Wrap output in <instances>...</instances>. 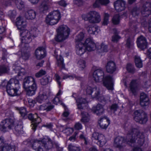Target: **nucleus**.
<instances>
[{
  "label": "nucleus",
  "mask_w": 151,
  "mask_h": 151,
  "mask_svg": "<svg viewBox=\"0 0 151 151\" xmlns=\"http://www.w3.org/2000/svg\"><path fill=\"white\" fill-rule=\"evenodd\" d=\"M6 88L7 92L10 96H17L21 93L18 87H12L11 85L7 84Z\"/></svg>",
  "instance_id": "2eb2a0df"
},
{
  "label": "nucleus",
  "mask_w": 151,
  "mask_h": 151,
  "mask_svg": "<svg viewBox=\"0 0 151 151\" xmlns=\"http://www.w3.org/2000/svg\"><path fill=\"white\" fill-rule=\"evenodd\" d=\"M76 53L81 55L85 53L86 50L88 51L93 50L95 49L96 46L92 39L87 38L84 43L80 42L76 44Z\"/></svg>",
  "instance_id": "20e7f679"
},
{
  "label": "nucleus",
  "mask_w": 151,
  "mask_h": 151,
  "mask_svg": "<svg viewBox=\"0 0 151 151\" xmlns=\"http://www.w3.org/2000/svg\"><path fill=\"white\" fill-rule=\"evenodd\" d=\"M119 14L115 15L112 19L113 23L114 24H118L119 22Z\"/></svg>",
  "instance_id": "a18cd8bd"
},
{
  "label": "nucleus",
  "mask_w": 151,
  "mask_h": 151,
  "mask_svg": "<svg viewBox=\"0 0 151 151\" xmlns=\"http://www.w3.org/2000/svg\"><path fill=\"white\" fill-rule=\"evenodd\" d=\"M104 17V18L103 24L105 25H107L109 23V15L108 14L105 13Z\"/></svg>",
  "instance_id": "de8ad7c7"
},
{
  "label": "nucleus",
  "mask_w": 151,
  "mask_h": 151,
  "mask_svg": "<svg viewBox=\"0 0 151 151\" xmlns=\"http://www.w3.org/2000/svg\"><path fill=\"white\" fill-rule=\"evenodd\" d=\"M92 111L97 115H101L104 112V106L101 104H98L93 106L92 109Z\"/></svg>",
  "instance_id": "b1692460"
},
{
  "label": "nucleus",
  "mask_w": 151,
  "mask_h": 151,
  "mask_svg": "<svg viewBox=\"0 0 151 151\" xmlns=\"http://www.w3.org/2000/svg\"><path fill=\"white\" fill-rule=\"evenodd\" d=\"M141 14L144 17H147L151 14V3L147 2L142 8Z\"/></svg>",
  "instance_id": "dca6fc26"
},
{
  "label": "nucleus",
  "mask_w": 151,
  "mask_h": 151,
  "mask_svg": "<svg viewBox=\"0 0 151 151\" xmlns=\"http://www.w3.org/2000/svg\"><path fill=\"white\" fill-rule=\"evenodd\" d=\"M46 73V71L43 70H41L35 74V76L37 78H39L45 75Z\"/></svg>",
  "instance_id": "8fccbe9b"
},
{
  "label": "nucleus",
  "mask_w": 151,
  "mask_h": 151,
  "mask_svg": "<svg viewBox=\"0 0 151 151\" xmlns=\"http://www.w3.org/2000/svg\"><path fill=\"white\" fill-rule=\"evenodd\" d=\"M22 58L25 60H27L29 57V55L27 53H23L22 54Z\"/></svg>",
  "instance_id": "0e129e2a"
},
{
  "label": "nucleus",
  "mask_w": 151,
  "mask_h": 151,
  "mask_svg": "<svg viewBox=\"0 0 151 151\" xmlns=\"http://www.w3.org/2000/svg\"><path fill=\"white\" fill-rule=\"evenodd\" d=\"M134 60L136 66L137 68L142 67L143 66L142 62L139 56L136 55L134 58Z\"/></svg>",
  "instance_id": "c9c22d12"
},
{
  "label": "nucleus",
  "mask_w": 151,
  "mask_h": 151,
  "mask_svg": "<svg viewBox=\"0 0 151 151\" xmlns=\"http://www.w3.org/2000/svg\"><path fill=\"white\" fill-rule=\"evenodd\" d=\"M134 120L140 123H145L148 120L147 114L142 110L135 111L134 112Z\"/></svg>",
  "instance_id": "9d476101"
},
{
  "label": "nucleus",
  "mask_w": 151,
  "mask_h": 151,
  "mask_svg": "<svg viewBox=\"0 0 151 151\" xmlns=\"http://www.w3.org/2000/svg\"><path fill=\"white\" fill-rule=\"evenodd\" d=\"M58 65L62 68H64L65 65L63 63V58L60 56L59 58H57Z\"/></svg>",
  "instance_id": "58836bf2"
},
{
  "label": "nucleus",
  "mask_w": 151,
  "mask_h": 151,
  "mask_svg": "<svg viewBox=\"0 0 151 151\" xmlns=\"http://www.w3.org/2000/svg\"><path fill=\"white\" fill-rule=\"evenodd\" d=\"M92 139L93 141H98V144L100 146H102L105 145L107 142L104 135L96 132L93 133Z\"/></svg>",
  "instance_id": "ddd939ff"
},
{
  "label": "nucleus",
  "mask_w": 151,
  "mask_h": 151,
  "mask_svg": "<svg viewBox=\"0 0 151 151\" xmlns=\"http://www.w3.org/2000/svg\"><path fill=\"white\" fill-rule=\"evenodd\" d=\"M16 149V147L15 146H11L5 142L0 150V151H15Z\"/></svg>",
  "instance_id": "c756f323"
},
{
  "label": "nucleus",
  "mask_w": 151,
  "mask_h": 151,
  "mask_svg": "<svg viewBox=\"0 0 151 151\" xmlns=\"http://www.w3.org/2000/svg\"><path fill=\"white\" fill-rule=\"evenodd\" d=\"M61 18L60 14L58 10L50 12L46 18L47 24L52 25L57 24Z\"/></svg>",
  "instance_id": "0eeeda50"
},
{
  "label": "nucleus",
  "mask_w": 151,
  "mask_h": 151,
  "mask_svg": "<svg viewBox=\"0 0 151 151\" xmlns=\"http://www.w3.org/2000/svg\"><path fill=\"white\" fill-rule=\"evenodd\" d=\"M57 35L55 37V40L62 42L67 39L70 33V29L66 25H61L57 29Z\"/></svg>",
  "instance_id": "423d86ee"
},
{
  "label": "nucleus",
  "mask_w": 151,
  "mask_h": 151,
  "mask_svg": "<svg viewBox=\"0 0 151 151\" xmlns=\"http://www.w3.org/2000/svg\"><path fill=\"white\" fill-rule=\"evenodd\" d=\"M8 15L10 18H14L16 15V11L15 10L9 11L8 12Z\"/></svg>",
  "instance_id": "5fc2aeb1"
},
{
  "label": "nucleus",
  "mask_w": 151,
  "mask_h": 151,
  "mask_svg": "<svg viewBox=\"0 0 151 151\" xmlns=\"http://www.w3.org/2000/svg\"><path fill=\"white\" fill-rule=\"evenodd\" d=\"M79 138L81 139H83L84 141V143L85 144L87 145L88 143V139L83 134L80 135Z\"/></svg>",
  "instance_id": "052dcab7"
},
{
  "label": "nucleus",
  "mask_w": 151,
  "mask_h": 151,
  "mask_svg": "<svg viewBox=\"0 0 151 151\" xmlns=\"http://www.w3.org/2000/svg\"><path fill=\"white\" fill-rule=\"evenodd\" d=\"M82 127V124L79 122L76 123L74 126V128L76 130H79L81 129Z\"/></svg>",
  "instance_id": "6e6d98bb"
},
{
  "label": "nucleus",
  "mask_w": 151,
  "mask_h": 151,
  "mask_svg": "<svg viewBox=\"0 0 151 151\" xmlns=\"http://www.w3.org/2000/svg\"><path fill=\"white\" fill-rule=\"evenodd\" d=\"M84 37V34L83 32H80L76 37L75 40L77 42L76 44H78L80 42H82V41Z\"/></svg>",
  "instance_id": "e433bc0d"
},
{
  "label": "nucleus",
  "mask_w": 151,
  "mask_h": 151,
  "mask_svg": "<svg viewBox=\"0 0 151 151\" xmlns=\"http://www.w3.org/2000/svg\"><path fill=\"white\" fill-rule=\"evenodd\" d=\"M78 66L81 70H83L86 67V63L85 61L82 60H80L78 63Z\"/></svg>",
  "instance_id": "a19ab883"
},
{
  "label": "nucleus",
  "mask_w": 151,
  "mask_h": 151,
  "mask_svg": "<svg viewBox=\"0 0 151 151\" xmlns=\"http://www.w3.org/2000/svg\"><path fill=\"white\" fill-rule=\"evenodd\" d=\"M49 95V92L46 91L44 90L41 91L39 95L36 98V100L40 103L46 100Z\"/></svg>",
  "instance_id": "5701e85b"
},
{
  "label": "nucleus",
  "mask_w": 151,
  "mask_h": 151,
  "mask_svg": "<svg viewBox=\"0 0 151 151\" xmlns=\"http://www.w3.org/2000/svg\"><path fill=\"white\" fill-rule=\"evenodd\" d=\"M125 2L123 0H117L114 3L115 9L118 12L124 10L125 8Z\"/></svg>",
  "instance_id": "aec40b11"
},
{
  "label": "nucleus",
  "mask_w": 151,
  "mask_h": 151,
  "mask_svg": "<svg viewBox=\"0 0 151 151\" xmlns=\"http://www.w3.org/2000/svg\"><path fill=\"white\" fill-rule=\"evenodd\" d=\"M130 91L134 95H136L139 90L138 85L135 80H132L131 82L129 85Z\"/></svg>",
  "instance_id": "cd10ccee"
},
{
  "label": "nucleus",
  "mask_w": 151,
  "mask_h": 151,
  "mask_svg": "<svg viewBox=\"0 0 151 151\" xmlns=\"http://www.w3.org/2000/svg\"><path fill=\"white\" fill-rule=\"evenodd\" d=\"M15 4L17 8L19 9H21L24 7L23 2L21 0H16L15 1Z\"/></svg>",
  "instance_id": "79ce46f5"
},
{
  "label": "nucleus",
  "mask_w": 151,
  "mask_h": 151,
  "mask_svg": "<svg viewBox=\"0 0 151 151\" xmlns=\"http://www.w3.org/2000/svg\"><path fill=\"white\" fill-rule=\"evenodd\" d=\"M38 32V30L37 29L36 27L35 26H32L31 28V31L30 32L31 33H32H32L34 34L33 35L34 36V35H36V34H37V33Z\"/></svg>",
  "instance_id": "13d9d810"
},
{
  "label": "nucleus",
  "mask_w": 151,
  "mask_h": 151,
  "mask_svg": "<svg viewBox=\"0 0 151 151\" xmlns=\"http://www.w3.org/2000/svg\"><path fill=\"white\" fill-rule=\"evenodd\" d=\"M100 5L101 4L100 1H99V0H96L93 4V6L94 8H98L100 6Z\"/></svg>",
  "instance_id": "774afa93"
},
{
  "label": "nucleus",
  "mask_w": 151,
  "mask_h": 151,
  "mask_svg": "<svg viewBox=\"0 0 151 151\" xmlns=\"http://www.w3.org/2000/svg\"><path fill=\"white\" fill-rule=\"evenodd\" d=\"M69 111H68V110L65 109V111L63 113L62 115L63 118L64 117H67L69 115ZM63 119H65L63 118Z\"/></svg>",
  "instance_id": "338daca9"
},
{
  "label": "nucleus",
  "mask_w": 151,
  "mask_h": 151,
  "mask_svg": "<svg viewBox=\"0 0 151 151\" xmlns=\"http://www.w3.org/2000/svg\"><path fill=\"white\" fill-rule=\"evenodd\" d=\"M18 122L16 121L14 122V129L16 134H20L22 131L23 127L22 124V122H19L18 124Z\"/></svg>",
  "instance_id": "7c9ffc66"
},
{
  "label": "nucleus",
  "mask_w": 151,
  "mask_h": 151,
  "mask_svg": "<svg viewBox=\"0 0 151 151\" xmlns=\"http://www.w3.org/2000/svg\"><path fill=\"white\" fill-rule=\"evenodd\" d=\"M139 12V10L137 9L136 7L133 8L131 11V13L134 17L138 15Z\"/></svg>",
  "instance_id": "603ef678"
},
{
  "label": "nucleus",
  "mask_w": 151,
  "mask_h": 151,
  "mask_svg": "<svg viewBox=\"0 0 151 151\" xmlns=\"http://www.w3.org/2000/svg\"><path fill=\"white\" fill-rule=\"evenodd\" d=\"M82 17L85 20H88L92 23H99L101 21V16L99 13L94 11H90L86 15H83Z\"/></svg>",
  "instance_id": "6e6552de"
},
{
  "label": "nucleus",
  "mask_w": 151,
  "mask_h": 151,
  "mask_svg": "<svg viewBox=\"0 0 151 151\" xmlns=\"http://www.w3.org/2000/svg\"><path fill=\"white\" fill-rule=\"evenodd\" d=\"M110 99L109 97L108 96H100L98 99L100 101H106L109 100Z\"/></svg>",
  "instance_id": "bf43d9fd"
},
{
  "label": "nucleus",
  "mask_w": 151,
  "mask_h": 151,
  "mask_svg": "<svg viewBox=\"0 0 151 151\" xmlns=\"http://www.w3.org/2000/svg\"><path fill=\"white\" fill-rule=\"evenodd\" d=\"M50 77L45 76L41 80V83L43 85H45L47 84L50 81Z\"/></svg>",
  "instance_id": "ea45409f"
},
{
  "label": "nucleus",
  "mask_w": 151,
  "mask_h": 151,
  "mask_svg": "<svg viewBox=\"0 0 151 151\" xmlns=\"http://www.w3.org/2000/svg\"><path fill=\"white\" fill-rule=\"evenodd\" d=\"M106 71L110 73H113L116 70V67L115 63L112 61L108 62L106 66Z\"/></svg>",
  "instance_id": "393cba45"
},
{
  "label": "nucleus",
  "mask_w": 151,
  "mask_h": 151,
  "mask_svg": "<svg viewBox=\"0 0 151 151\" xmlns=\"http://www.w3.org/2000/svg\"><path fill=\"white\" fill-rule=\"evenodd\" d=\"M87 94L91 96L93 98H96L98 99L100 97V91L99 89L96 87H91L88 86L86 89Z\"/></svg>",
  "instance_id": "f8f14e48"
},
{
  "label": "nucleus",
  "mask_w": 151,
  "mask_h": 151,
  "mask_svg": "<svg viewBox=\"0 0 151 151\" xmlns=\"http://www.w3.org/2000/svg\"><path fill=\"white\" fill-rule=\"evenodd\" d=\"M121 37L118 35L115 34L112 37L111 41L114 42H117Z\"/></svg>",
  "instance_id": "864d4df0"
},
{
  "label": "nucleus",
  "mask_w": 151,
  "mask_h": 151,
  "mask_svg": "<svg viewBox=\"0 0 151 151\" xmlns=\"http://www.w3.org/2000/svg\"><path fill=\"white\" fill-rule=\"evenodd\" d=\"M68 148L69 151H80L81 150L79 147L73 146L71 144L69 145Z\"/></svg>",
  "instance_id": "c03bdc74"
},
{
  "label": "nucleus",
  "mask_w": 151,
  "mask_h": 151,
  "mask_svg": "<svg viewBox=\"0 0 151 151\" xmlns=\"http://www.w3.org/2000/svg\"><path fill=\"white\" fill-rule=\"evenodd\" d=\"M13 70L17 74L18 77L22 78L26 73L25 69L21 67L17 62H15L13 65L12 67Z\"/></svg>",
  "instance_id": "4468645a"
},
{
  "label": "nucleus",
  "mask_w": 151,
  "mask_h": 151,
  "mask_svg": "<svg viewBox=\"0 0 151 151\" xmlns=\"http://www.w3.org/2000/svg\"><path fill=\"white\" fill-rule=\"evenodd\" d=\"M127 69L128 72L131 73H134L135 72L133 66L131 64H127Z\"/></svg>",
  "instance_id": "49530a36"
},
{
  "label": "nucleus",
  "mask_w": 151,
  "mask_h": 151,
  "mask_svg": "<svg viewBox=\"0 0 151 151\" xmlns=\"http://www.w3.org/2000/svg\"><path fill=\"white\" fill-rule=\"evenodd\" d=\"M9 70V68L7 66L3 65L0 66V75L2 73H7Z\"/></svg>",
  "instance_id": "37998d69"
},
{
  "label": "nucleus",
  "mask_w": 151,
  "mask_h": 151,
  "mask_svg": "<svg viewBox=\"0 0 151 151\" xmlns=\"http://www.w3.org/2000/svg\"><path fill=\"white\" fill-rule=\"evenodd\" d=\"M63 131V132L66 133L67 135H69L73 132V129L72 128L68 127L65 128Z\"/></svg>",
  "instance_id": "3c124183"
},
{
  "label": "nucleus",
  "mask_w": 151,
  "mask_h": 151,
  "mask_svg": "<svg viewBox=\"0 0 151 151\" xmlns=\"http://www.w3.org/2000/svg\"><path fill=\"white\" fill-rule=\"evenodd\" d=\"M87 30L88 33L90 34H96L98 32V28L96 26H89L87 28Z\"/></svg>",
  "instance_id": "473e14b6"
},
{
  "label": "nucleus",
  "mask_w": 151,
  "mask_h": 151,
  "mask_svg": "<svg viewBox=\"0 0 151 151\" xmlns=\"http://www.w3.org/2000/svg\"><path fill=\"white\" fill-rule=\"evenodd\" d=\"M15 122V120L13 117L3 120L0 125V130L3 132L9 131L12 128Z\"/></svg>",
  "instance_id": "1a4fd4ad"
},
{
  "label": "nucleus",
  "mask_w": 151,
  "mask_h": 151,
  "mask_svg": "<svg viewBox=\"0 0 151 151\" xmlns=\"http://www.w3.org/2000/svg\"><path fill=\"white\" fill-rule=\"evenodd\" d=\"M138 47L141 49L146 48L147 46V42L146 39L142 36L138 38L137 42Z\"/></svg>",
  "instance_id": "412c9836"
},
{
  "label": "nucleus",
  "mask_w": 151,
  "mask_h": 151,
  "mask_svg": "<svg viewBox=\"0 0 151 151\" xmlns=\"http://www.w3.org/2000/svg\"><path fill=\"white\" fill-rule=\"evenodd\" d=\"M82 116L81 121L83 122H87L89 121L90 119L89 115L87 113L82 112L81 113Z\"/></svg>",
  "instance_id": "f704fd0d"
},
{
  "label": "nucleus",
  "mask_w": 151,
  "mask_h": 151,
  "mask_svg": "<svg viewBox=\"0 0 151 151\" xmlns=\"http://www.w3.org/2000/svg\"><path fill=\"white\" fill-rule=\"evenodd\" d=\"M20 35L21 37L22 46H24V44H27L30 42L32 40V37L34 35L32 34L30 31L27 29H24L20 31Z\"/></svg>",
  "instance_id": "9b49d317"
},
{
  "label": "nucleus",
  "mask_w": 151,
  "mask_h": 151,
  "mask_svg": "<svg viewBox=\"0 0 151 151\" xmlns=\"http://www.w3.org/2000/svg\"><path fill=\"white\" fill-rule=\"evenodd\" d=\"M52 0H42L39 9L41 12L47 10L52 4Z\"/></svg>",
  "instance_id": "6ab92c4d"
},
{
  "label": "nucleus",
  "mask_w": 151,
  "mask_h": 151,
  "mask_svg": "<svg viewBox=\"0 0 151 151\" xmlns=\"http://www.w3.org/2000/svg\"><path fill=\"white\" fill-rule=\"evenodd\" d=\"M78 108L81 109H83L84 104L87 103V101L85 99L82 98H79L76 100Z\"/></svg>",
  "instance_id": "2f4dec72"
},
{
  "label": "nucleus",
  "mask_w": 151,
  "mask_h": 151,
  "mask_svg": "<svg viewBox=\"0 0 151 151\" xmlns=\"http://www.w3.org/2000/svg\"><path fill=\"white\" fill-rule=\"evenodd\" d=\"M17 109L23 117H25L27 115V112L25 108L22 107L20 108H17Z\"/></svg>",
  "instance_id": "4c0bfd02"
},
{
  "label": "nucleus",
  "mask_w": 151,
  "mask_h": 151,
  "mask_svg": "<svg viewBox=\"0 0 151 151\" xmlns=\"http://www.w3.org/2000/svg\"><path fill=\"white\" fill-rule=\"evenodd\" d=\"M140 103L141 106L143 107L147 106L149 103V99L148 96L143 93H141Z\"/></svg>",
  "instance_id": "4be33fe9"
},
{
  "label": "nucleus",
  "mask_w": 151,
  "mask_h": 151,
  "mask_svg": "<svg viewBox=\"0 0 151 151\" xmlns=\"http://www.w3.org/2000/svg\"><path fill=\"white\" fill-rule=\"evenodd\" d=\"M100 127L103 129H106L110 124V121L106 117L101 118L98 122Z\"/></svg>",
  "instance_id": "bb28decb"
},
{
  "label": "nucleus",
  "mask_w": 151,
  "mask_h": 151,
  "mask_svg": "<svg viewBox=\"0 0 151 151\" xmlns=\"http://www.w3.org/2000/svg\"><path fill=\"white\" fill-rule=\"evenodd\" d=\"M55 80L58 83L59 86L60 87L61 86V82L60 81V76L57 74H56L55 75Z\"/></svg>",
  "instance_id": "680f3d73"
},
{
  "label": "nucleus",
  "mask_w": 151,
  "mask_h": 151,
  "mask_svg": "<svg viewBox=\"0 0 151 151\" xmlns=\"http://www.w3.org/2000/svg\"><path fill=\"white\" fill-rule=\"evenodd\" d=\"M23 87L27 95L31 96L35 95L37 89V85L35 78L32 76L25 77L24 80Z\"/></svg>",
  "instance_id": "39448f33"
},
{
  "label": "nucleus",
  "mask_w": 151,
  "mask_h": 151,
  "mask_svg": "<svg viewBox=\"0 0 151 151\" xmlns=\"http://www.w3.org/2000/svg\"><path fill=\"white\" fill-rule=\"evenodd\" d=\"M23 143L24 145H30L32 149L36 151H44L50 149L55 144L54 141L48 137H44L42 139H28L24 141Z\"/></svg>",
  "instance_id": "f03ea898"
},
{
  "label": "nucleus",
  "mask_w": 151,
  "mask_h": 151,
  "mask_svg": "<svg viewBox=\"0 0 151 151\" xmlns=\"http://www.w3.org/2000/svg\"><path fill=\"white\" fill-rule=\"evenodd\" d=\"M118 108V106L116 104H112L110 107V109L114 111H116Z\"/></svg>",
  "instance_id": "69168bd1"
},
{
  "label": "nucleus",
  "mask_w": 151,
  "mask_h": 151,
  "mask_svg": "<svg viewBox=\"0 0 151 151\" xmlns=\"http://www.w3.org/2000/svg\"><path fill=\"white\" fill-rule=\"evenodd\" d=\"M53 103L56 105L59 103L60 104H62L61 101L59 98L58 96H56L53 100Z\"/></svg>",
  "instance_id": "4d7b16f0"
},
{
  "label": "nucleus",
  "mask_w": 151,
  "mask_h": 151,
  "mask_svg": "<svg viewBox=\"0 0 151 151\" xmlns=\"http://www.w3.org/2000/svg\"><path fill=\"white\" fill-rule=\"evenodd\" d=\"M104 73L103 71L98 69L95 70L93 74V79L96 82H99L101 81L102 78L103 85L108 90H113L114 89V79L110 76H106L103 77Z\"/></svg>",
  "instance_id": "7ed1b4c3"
},
{
  "label": "nucleus",
  "mask_w": 151,
  "mask_h": 151,
  "mask_svg": "<svg viewBox=\"0 0 151 151\" xmlns=\"http://www.w3.org/2000/svg\"><path fill=\"white\" fill-rule=\"evenodd\" d=\"M28 118L30 120L32 121L33 124L32 128L33 129H35L37 124L41 121L40 118L38 117L37 113L33 115L31 114H29L28 116Z\"/></svg>",
  "instance_id": "f3484780"
},
{
  "label": "nucleus",
  "mask_w": 151,
  "mask_h": 151,
  "mask_svg": "<svg viewBox=\"0 0 151 151\" xmlns=\"http://www.w3.org/2000/svg\"><path fill=\"white\" fill-rule=\"evenodd\" d=\"M16 24L18 29L20 30V32L23 30L25 29L27 26L26 20L21 17L17 18Z\"/></svg>",
  "instance_id": "a211bd4d"
},
{
  "label": "nucleus",
  "mask_w": 151,
  "mask_h": 151,
  "mask_svg": "<svg viewBox=\"0 0 151 151\" xmlns=\"http://www.w3.org/2000/svg\"><path fill=\"white\" fill-rule=\"evenodd\" d=\"M36 16V12L33 9H29L26 12L25 17L28 19L32 20L35 18Z\"/></svg>",
  "instance_id": "c85d7f7f"
},
{
  "label": "nucleus",
  "mask_w": 151,
  "mask_h": 151,
  "mask_svg": "<svg viewBox=\"0 0 151 151\" xmlns=\"http://www.w3.org/2000/svg\"><path fill=\"white\" fill-rule=\"evenodd\" d=\"M8 84L11 85L12 87L16 86V87H18L19 89L20 86L19 85V81L18 80L14 78H12L8 82Z\"/></svg>",
  "instance_id": "72a5a7b5"
},
{
  "label": "nucleus",
  "mask_w": 151,
  "mask_h": 151,
  "mask_svg": "<svg viewBox=\"0 0 151 151\" xmlns=\"http://www.w3.org/2000/svg\"><path fill=\"white\" fill-rule=\"evenodd\" d=\"M136 140L138 143L142 145L145 141L144 136L142 132L134 129L129 131L125 138L122 137H116L114 140V145L115 147L121 148L127 144L132 145Z\"/></svg>",
  "instance_id": "f257e3e1"
},
{
  "label": "nucleus",
  "mask_w": 151,
  "mask_h": 151,
  "mask_svg": "<svg viewBox=\"0 0 151 151\" xmlns=\"http://www.w3.org/2000/svg\"><path fill=\"white\" fill-rule=\"evenodd\" d=\"M45 49L42 47L37 48L35 52L36 58L38 59H41L44 58L45 56Z\"/></svg>",
  "instance_id": "a878e982"
},
{
  "label": "nucleus",
  "mask_w": 151,
  "mask_h": 151,
  "mask_svg": "<svg viewBox=\"0 0 151 151\" xmlns=\"http://www.w3.org/2000/svg\"><path fill=\"white\" fill-rule=\"evenodd\" d=\"M68 78H69L70 79H73L74 78H77V77L74 75L72 76L68 75H64L63 77V79H66Z\"/></svg>",
  "instance_id": "e2e57ef3"
},
{
  "label": "nucleus",
  "mask_w": 151,
  "mask_h": 151,
  "mask_svg": "<svg viewBox=\"0 0 151 151\" xmlns=\"http://www.w3.org/2000/svg\"><path fill=\"white\" fill-rule=\"evenodd\" d=\"M99 49L101 52H106L108 51L107 46L104 43H102L99 46Z\"/></svg>",
  "instance_id": "09e8293b"
}]
</instances>
